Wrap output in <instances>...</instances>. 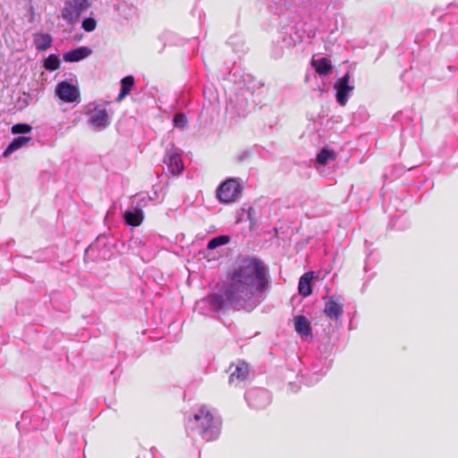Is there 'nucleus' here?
<instances>
[{
	"instance_id": "obj_9",
	"label": "nucleus",
	"mask_w": 458,
	"mask_h": 458,
	"mask_svg": "<svg viewBox=\"0 0 458 458\" xmlns=\"http://www.w3.org/2000/svg\"><path fill=\"white\" fill-rule=\"evenodd\" d=\"M88 0H69L62 9V18L72 22L82 12L88 8Z\"/></svg>"
},
{
	"instance_id": "obj_16",
	"label": "nucleus",
	"mask_w": 458,
	"mask_h": 458,
	"mask_svg": "<svg viewBox=\"0 0 458 458\" xmlns=\"http://www.w3.org/2000/svg\"><path fill=\"white\" fill-rule=\"evenodd\" d=\"M249 374V367L248 364L242 361L239 362L234 370L232 371L229 377V384L238 386L240 383L246 380Z\"/></svg>"
},
{
	"instance_id": "obj_7",
	"label": "nucleus",
	"mask_w": 458,
	"mask_h": 458,
	"mask_svg": "<svg viewBox=\"0 0 458 458\" xmlns=\"http://www.w3.org/2000/svg\"><path fill=\"white\" fill-rule=\"evenodd\" d=\"M245 399L253 409H264L270 403V394L264 388H254L245 394Z\"/></svg>"
},
{
	"instance_id": "obj_24",
	"label": "nucleus",
	"mask_w": 458,
	"mask_h": 458,
	"mask_svg": "<svg viewBox=\"0 0 458 458\" xmlns=\"http://www.w3.org/2000/svg\"><path fill=\"white\" fill-rule=\"evenodd\" d=\"M229 242L230 237L228 235H218L210 239L207 247L208 250H215L219 246L227 244Z\"/></svg>"
},
{
	"instance_id": "obj_17",
	"label": "nucleus",
	"mask_w": 458,
	"mask_h": 458,
	"mask_svg": "<svg viewBox=\"0 0 458 458\" xmlns=\"http://www.w3.org/2000/svg\"><path fill=\"white\" fill-rule=\"evenodd\" d=\"M33 43L38 52H43L51 47L53 38L48 33L37 32L33 34Z\"/></svg>"
},
{
	"instance_id": "obj_22",
	"label": "nucleus",
	"mask_w": 458,
	"mask_h": 458,
	"mask_svg": "<svg viewBox=\"0 0 458 458\" xmlns=\"http://www.w3.org/2000/svg\"><path fill=\"white\" fill-rule=\"evenodd\" d=\"M135 83L134 78L128 75L121 80V90L117 97V101H122L131 91Z\"/></svg>"
},
{
	"instance_id": "obj_3",
	"label": "nucleus",
	"mask_w": 458,
	"mask_h": 458,
	"mask_svg": "<svg viewBox=\"0 0 458 458\" xmlns=\"http://www.w3.org/2000/svg\"><path fill=\"white\" fill-rule=\"evenodd\" d=\"M242 186L238 179L229 178L220 184L216 191V196L220 202H234L241 196Z\"/></svg>"
},
{
	"instance_id": "obj_20",
	"label": "nucleus",
	"mask_w": 458,
	"mask_h": 458,
	"mask_svg": "<svg viewBox=\"0 0 458 458\" xmlns=\"http://www.w3.org/2000/svg\"><path fill=\"white\" fill-rule=\"evenodd\" d=\"M312 66L314 67L317 73L321 76L328 75L333 69L332 64L330 60L326 57H321L318 59H312Z\"/></svg>"
},
{
	"instance_id": "obj_29",
	"label": "nucleus",
	"mask_w": 458,
	"mask_h": 458,
	"mask_svg": "<svg viewBox=\"0 0 458 458\" xmlns=\"http://www.w3.org/2000/svg\"><path fill=\"white\" fill-rule=\"evenodd\" d=\"M97 27V21L94 18L92 17H88V18H85L83 21H82V23H81V28L87 31V32H91L93 31Z\"/></svg>"
},
{
	"instance_id": "obj_30",
	"label": "nucleus",
	"mask_w": 458,
	"mask_h": 458,
	"mask_svg": "<svg viewBox=\"0 0 458 458\" xmlns=\"http://www.w3.org/2000/svg\"><path fill=\"white\" fill-rule=\"evenodd\" d=\"M150 453H151L152 458H157L156 457L157 449L155 447H152L150 449Z\"/></svg>"
},
{
	"instance_id": "obj_10",
	"label": "nucleus",
	"mask_w": 458,
	"mask_h": 458,
	"mask_svg": "<svg viewBox=\"0 0 458 458\" xmlns=\"http://www.w3.org/2000/svg\"><path fill=\"white\" fill-rule=\"evenodd\" d=\"M164 162L167 165L169 171L174 175L180 174L184 168L181 154L174 147L166 150Z\"/></svg>"
},
{
	"instance_id": "obj_27",
	"label": "nucleus",
	"mask_w": 458,
	"mask_h": 458,
	"mask_svg": "<svg viewBox=\"0 0 458 458\" xmlns=\"http://www.w3.org/2000/svg\"><path fill=\"white\" fill-rule=\"evenodd\" d=\"M173 123L174 127L183 129L188 123V119L184 114L178 113L174 116Z\"/></svg>"
},
{
	"instance_id": "obj_12",
	"label": "nucleus",
	"mask_w": 458,
	"mask_h": 458,
	"mask_svg": "<svg viewBox=\"0 0 458 458\" xmlns=\"http://www.w3.org/2000/svg\"><path fill=\"white\" fill-rule=\"evenodd\" d=\"M297 43V39L292 35L282 34L276 41L273 42L272 56L278 59L283 56L284 49L293 47Z\"/></svg>"
},
{
	"instance_id": "obj_21",
	"label": "nucleus",
	"mask_w": 458,
	"mask_h": 458,
	"mask_svg": "<svg viewBox=\"0 0 458 458\" xmlns=\"http://www.w3.org/2000/svg\"><path fill=\"white\" fill-rule=\"evenodd\" d=\"M31 140V138L29 136H18L14 138L8 147L5 148V150L3 153L4 157H8L13 152L20 149L21 148L24 147L27 143H29Z\"/></svg>"
},
{
	"instance_id": "obj_19",
	"label": "nucleus",
	"mask_w": 458,
	"mask_h": 458,
	"mask_svg": "<svg viewBox=\"0 0 458 458\" xmlns=\"http://www.w3.org/2000/svg\"><path fill=\"white\" fill-rule=\"evenodd\" d=\"M294 327L296 332L303 338L311 335V327L310 322L304 316H297L294 318Z\"/></svg>"
},
{
	"instance_id": "obj_5",
	"label": "nucleus",
	"mask_w": 458,
	"mask_h": 458,
	"mask_svg": "<svg viewBox=\"0 0 458 458\" xmlns=\"http://www.w3.org/2000/svg\"><path fill=\"white\" fill-rule=\"evenodd\" d=\"M247 94L251 95L249 91L242 90L230 97L226 106V112L233 116H245L250 108Z\"/></svg>"
},
{
	"instance_id": "obj_13",
	"label": "nucleus",
	"mask_w": 458,
	"mask_h": 458,
	"mask_svg": "<svg viewBox=\"0 0 458 458\" xmlns=\"http://www.w3.org/2000/svg\"><path fill=\"white\" fill-rule=\"evenodd\" d=\"M329 366L326 360H319L314 362L309 369L306 383L308 385L317 383L327 373Z\"/></svg>"
},
{
	"instance_id": "obj_2",
	"label": "nucleus",
	"mask_w": 458,
	"mask_h": 458,
	"mask_svg": "<svg viewBox=\"0 0 458 458\" xmlns=\"http://www.w3.org/2000/svg\"><path fill=\"white\" fill-rule=\"evenodd\" d=\"M221 418L209 407L202 405L189 415L185 429L193 440L200 438L206 442L216 440L221 433Z\"/></svg>"
},
{
	"instance_id": "obj_8",
	"label": "nucleus",
	"mask_w": 458,
	"mask_h": 458,
	"mask_svg": "<svg viewBox=\"0 0 458 458\" xmlns=\"http://www.w3.org/2000/svg\"><path fill=\"white\" fill-rule=\"evenodd\" d=\"M55 95L65 103H74L80 100L79 88L67 81L57 83L55 87Z\"/></svg>"
},
{
	"instance_id": "obj_6",
	"label": "nucleus",
	"mask_w": 458,
	"mask_h": 458,
	"mask_svg": "<svg viewBox=\"0 0 458 458\" xmlns=\"http://www.w3.org/2000/svg\"><path fill=\"white\" fill-rule=\"evenodd\" d=\"M349 72L338 79L334 85L335 98L341 106H344L349 99L350 94L354 90V84L350 81Z\"/></svg>"
},
{
	"instance_id": "obj_1",
	"label": "nucleus",
	"mask_w": 458,
	"mask_h": 458,
	"mask_svg": "<svg viewBox=\"0 0 458 458\" xmlns=\"http://www.w3.org/2000/svg\"><path fill=\"white\" fill-rule=\"evenodd\" d=\"M268 285L267 267L257 258L242 257L228 271L222 290L201 301L214 311L229 308L250 311L264 301Z\"/></svg>"
},
{
	"instance_id": "obj_14",
	"label": "nucleus",
	"mask_w": 458,
	"mask_h": 458,
	"mask_svg": "<svg viewBox=\"0 0 458 458\" xmlns=\"http://www.w3.org/2000/svg\"><path fill=\"white\" fill-rule=\"evenodd\" d=\"M123 218L127 225L136 227L142 223L144 213L140 207H131L124 211Z\"/></svg>"
},
{
	"instance_id": "obj_23",
	"label": "nucleus",
	"mask_w": 458,
	"mask_h": 458,
	"mask_svg": "<svg viewBox=\"0 0 458 458\" xmlns=\"http://www.w3.org/2000/svg\"><path fill=\"white\" fill-rule=\"evenodd\" d=\"M43 65L46 70L54 72L60 67V59L56 55L51 54L44 60Z\"/></svg>"
},
{
	"instance_id": "obj_15",
	"label": "nucleus",
	"mask_w": 458,
	"mask_h": 458,
	"mask_svg": "<svg viewBox=\"0 0 458 458\" xmlns=\"http://www.w3.org/2000/svg\"><path fill=\"white\" fill-rule=\"evenodd\" d=\"M92 54V50L88 47H79L64 54V62L74 63L81 61L89 57Z\"/></svg>"
},
{
	"instance_id": "obj_31",
	"label": "nucleus",
	"mask_w": 458,
	"mask_h": 458,
	"mask_svg": "<svg viewBox=\"0 0 458 458\" xmlns=\"http://www.w3.org/2000/svg\"><path fill=\"white\" fill-rule=\"evenodd\" d=\"M249 155V152H245L244 155L241 157V159H243L245 157Z\"/></svg>"
},
{
	"instance_id": "obj_18",
	"label": "nucleus",
	"mask_w": 458,
	"mask_h": 458,
	"mask_svg": "<svg viewBox=\"0 0 458 458\" xmlns=\"http://www.w3.org/2000/svg\"><path fill=\"white\" fill-rule=\"evenodd\" d=\"M314 278V272L310 271L302 275L299 280L298 290L299 293L307 297L312 293V284L311 281Z\"/></svg>"
},
{
	"instance_id": "obj_25",
	"label": "nucleus",
	"mask_w": 458,
	"mask_h": 458,
	"mask_svg": "<svg viewBox=\"0 0 458 458\" xmlns=\"http://www.w3.org/2000/svg\"><path fill=\"white\" fill-rule=\"evenodd\" d=\"M335 155L333 151L324 148L317 155L316 160L318 164L325 165L330 159H333Z\"/></svg>"
},
{
	"instance_id": "obj_4",
	"label": "nucleus",
	"mask_w": 458,
	"mask_h": 458,
	"mask_svg": "<svg viewBox=\"0 0 458 458\" xmlns=\"http://www.w3.org/2000/svg\"><path fill=\"white\" fill-rule=\"evenodd\" d=\"M87 108V114L89 115V124L93 130L100 131L109 126L110 119L106 107L91 103Z\"/></svg>"
},
{
	"instance_id": "obj_11",
	"label": "nucleus",
	"mask_w": 458,
	"mask_h": 458,
	"mask_svg": "<svg viewBox=\"0 0 458 458\" xmlns=\"http://www.w3.org/2000/svg\"><path fill=\"white\" fill-rule=\"evenodd\" d=\"M344 313V304L338 296H331L325 303L324 314L333 321L340 320Z\"/></svg>"
},
{
	"instance_id": "obj_26",
	"label": "nucleus",
	"mask_w": 458,
	"mask_h": 458,
	"mask_svg": "<svg viewBox=\"0 0 458 458\" xmlns=\"http://www.w3.org/2000/svg\"><path fill=\"white\" fill-rule=\"evenodd\" d=\"M13 134H26L32 131V127L28 123H16L11 129Z\"/></svg>"
},
{
	"instance_id": "obj_28",
	"label": "nucleus",
	"mask_w": 458,
	"mask_h": 458,
	"mask_svg": "<svg viewBox=\"0 0 458 458\" xmlns=\"http://www.w3.org/2000/svg\"><path fill=\"white\" fill-rule=\"evenodd\" d=\"M134 199V201L137 203L136 207H140L142 209V208L147 205L148 201L153 199V197L148 194L140 193L135 195Z\"/></svg>"
}]
</instances>
